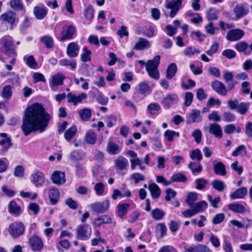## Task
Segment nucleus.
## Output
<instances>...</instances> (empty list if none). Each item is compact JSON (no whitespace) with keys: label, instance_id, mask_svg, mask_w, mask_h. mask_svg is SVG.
<instances>
[{"label":"nucleus","instance_id":"obj_1","mask_svg":"<svg viewBox=\"0 0 252 252\" xmlns=\"http://www.w3.org/2000/svg\"><path fill=\"white\" fill-rule=\"evenodd\" d=\"M51 119V116L41 104L33 103L26 108L23 117L21 129L24 135L27 136L32 133L44 132Z\"/></svg>","mask_w":252,"mask_h":252},{"label":"nucleus","instance_id":"obj_2","mask_svg":"<svg viewBox=\"0 0 252 252\" xmlns=\"http://www.w3.org/2000/svg\"><path fill=\"white\" fill-rule=\"evenodd\" d=\"M0 44L1 52L7 57L11 58L9 62L10 64L5 65V68L8 71H10L13 68L12 65L16 63V57L17 56L14 43L10 38L3 36L0 40Z\"/></svg>","mask_w":252,"mask_h":252},{"label":"nucleus","instance_id":"obj_3","mask_svg":"<svg viewBox=\"0 0 252 252\" xmlns=\"http://www.w3.org/2000/svg\"><path fill=\"white\" fill-rule=\"evenodd\" d=\"M160 56L157 55L152 60H148L146 64V70L151 78L158 80L159 78L158 66L160 63Z\"/></svg>","mask_w":252,"mask_h":252},{"label":"nucleus","instance_id":"obj_4","mask_svg":"<svg viewBox=\"0 0 252 252\" xmlns=\"http://www.w3.org/2000/svg\"><path fill=\"white\" fill-rule=\"evenodd\" d=\"M25 230V225L21 221H15L10 224L9 225V233L14 239L19 238L23 235Z\"/></svg>","mask_w":252,"mask_h":252},{"label":"nucleus","instance_id":"obj_5","mask_svg":"<svg viewBox=\"0 0 252 252\" xmlns=\"http://www.w3.org/2000/svg\"><path fill=\"white\" fill-rule=\"evenodd\" d=\"M76 28L73 25L63 26L61 32L60 40L64 41L74 38L76 35Z\"/></svg>","mask_w":252,"mask_h":252},{"label":"nucleus","instance_id":"obj_6","mask_svg":"<svg viewBox=\"0 0 252 252\" xmlns=\"http://www.w3.org/2000/svg\"><path fill=\"white\" fill-rule=\"evenodd\" d=\"M0 19L2 23L9 25L10 29L16 26L19 22V18L16 17V13L10 10L2 14Z\"/></svg>","mask_w":252,"mask_h":252},{"label":"nucleus","instance_id":"obj_7","mask_svg":"<svg viewBox=\"0 0 252 252\" xmlns=\"http://www.w3.org/2000/svg\"><path fill=\"white\" fill-rule=\"evenodd\" d=\"M28 245L32 251L34 252H40L44 246L42 239L36 234H34L29 238Z\"/></svg>","mask_w":252,"mask_h":252},{"label":"nucleus","instance_id":"obj_8","mask_svg":"<svg viewBox=\"0 0 252 252\" xmlns=\"http://www.w3.org/2000/svg\"><path fill=\"white\" fill-rule=\"evenodd\" d=\"M92 233L91 226L87 223H83L77 227V238L81 240H87L89 239Z\"/></svg>","mask_w":252,"mask_h":252},{"label":"nucleus","instance_id":"obj_9","mask_svg":"<svg viewBox=\"0 0 252 252\" xmlns=\"http://www.w3.org/2000/svg\"><path fill=\"white\" fill-rule=\"evenodd\" d=\"M183 0H171L166 4V8L171 9L168 15L169 17L173 18L177 15V13L182 7Z\"/></svg>","mask_w":252,"mask_h":252},{"label":"nucleus","instance_id":"obj_10","mask_svg":"<svg viewBox=\"0 0 252 252\" xmlns=\"http://www.w3.org/2000/svg\"><path fill=\"white\" fill-rule=\"evenodd\" d=\"M179 100V97L175 93L169 94L162 99L161 104L165 109H169L170 107L177 103Z\"/></svg>","mask_w":252,"mask_h":252},{"label":"nucleus","instance_id":"obj_11","mask_svg":"<svg viewBox=\"0 0 252 252\" xmlns=\"http://www.w3.org/2000/svg\"><path fill=\"white\" fill-rule=\"evenodd\" d=\"M244 35V32L240 29H232L229 31L226 34V38L230 41H238Z\"/></svg>","mask_w":252,"mask_h":252},{"label":"nucleus","instance_id":"obj_12","mask_svg":"<svg viewBox=\"0 0 252 252\" xmlns=\"http://www.w3.org/2000/svg\"><path fill=\"white\" fill-rule=\"evenodd\" d=\"M110 207V201L105 199L101 202H95L92 205V208L97 213H102L108 210Z\"/></svg>","mask_w":252,"mask_h":252},{"label":"nucleus","instance_id":"obj_13","mask_svg":"<svg viewBox=\"0 0 252 252\" xmlns=\"http://www.w3.org/2000/svg\"><path fill=\"white\" fill-rule=\"evenodd\" d=\"M48 196L50 204L51 205H56L59 201L60 198V192L59 189L55 187H52L49 189Z\"/></svg>","mask_w":252,"mask_h":252},{"label":"nucleus","instance_id":"obj_14","mask_svg":"<svg viewBox=\"0 0 252 252\" xmlns=\"http://www.w3.org/2000/svg\"><path fill=\"white\" fill-rule=\"evenodd\" d=\"M32 182L37 188L41 187L45 183V178L43 173L37 171L32 175Z\"/></svg>","mask_w":252,"mask_h":252},{"label":"nucleus","instance_id":"obj_15","mask_svg":"<svg viewBox=\"0 0 252 252\" xmlns=\"http://www.w3.org/2000/svg\"><path fill=\"white\" fill-rule=\"evenodd\" d=\"M211 85L213 89L218 94L222 96L227 94V90L221 82L216 80L212 82Z\"/></svg>","mask_w":252,"mask_h":252},{"label":"nucleus","instance_id":"obj_16","mask_svg":"<svg viewBox=\"0 0 252 252\" xmlns=\"http://www.w3.org/2000/svg\"><path fill=\"white\" fill-rule=\"evenodd\" d=\"M80 48L77 42H72L67 47L66 53L68 57L75 58L78 56Z\"/></svg>","mask_w":252,"mask_h":252},{"label":"nucleus","instance_id":"obj_17","mask_svg":"<svg viewBox=\"0 0 252 252\" xmlns=\"http://www.w3.org/2000/svg\"><path fill=\"white\" fill-rule=\"evenodd\" d=\"M48 13L47 8L44 5L36 6L33 8V14L36 19H43Z\"/></svg>","mask_w":252,"mask_h":252},{"label":"nucleus","instance_id":"obj_18","mask_svg":"<svg viewBox=\"0 0 252 252\" xmlns=\"http://www.w3.org/2000/svg\"><path fill=\"white\" fill-rule=\"evenodd\" d=\"M130 206V205L129 203H119L117 206V209L116 212L117 216L120 219H123L127 213Z\"/></svg>","mask_w":252,"mask_h":252},{"label":"nucleus","instance_id":"obj_19","mask_svg":"<svg viewBox=\"0 0 252 252\" xmlns=\"http://www.w3.org/2000/svg\"><path fill=\"white\" fill-rule=\"evenodd\" d=\"M8 211L10 214H14L16 217L19 216L22 213L21 207L14 200L9 202Z\"/></svg>","mask_w":252,"mask_h":252},{"label":"nucleus","instance_id":"obj_20","mask_svg":"<svg viewBox=\"0 0 252 252\" xmlns=\"http://www.w3.org/2000/svg\"><path fill=\"white\" fill-rule=\"evenodd\" d=\"M187 120L189 124L201 122L202 116L200 115V110L197 109L192 110V112L187 116Z\"/></svg>","mask_w":252,"mask_h":252},{"label":"nucleus","instance_id":"obj_21","mask_svg":"<svg viewBox=\"0 0 252 252\" xmlns=\"http://www.w3.org/2000/svg\"><path fill=\"white\" fill-rule=\"evenodd\" d=\"M112 220L108 215H101L95 218L94 223L95 226L100 227L103 224H110L112 223Z\"/></svg>","mask_w":252,"mask_h":252},{"label":"nucleus","instance_id":"obj_22","mask_svg":"<svg viewBox=\"0 0 252 252\" xmlns=\"http://www.w3.org/2000/svg\"><path fill=\"white\" fill-rule=\"evenodd\" d=\"M209 132L218 138H221L222 136V130L220 126L217 123L210 124Z\"/></svg>","mask_w":252,"mask_h":252},{"label":"nucleus","instance_id":"obj_23","mask_svg":"<svg viewBox=\"0 0 252 252\" xmlns=\"http://www.w3.org/2000/svg\"><path fill=\"white\" fill-rule=\"evenodd\" d=\"M213 169L215 173L217 175L225 176L226 175L225 165L220 161H218L214 164Z\"/></svg>","mask_w":252,"mask_h":252},{"label":"nucleus","instance_id":"obj_24","mask_svg":"<svg viewBox=\"0 0 252 252\" xmlns=\"http://www.w3.org/2000/svg\"><path fill=\"white\" fill-rule=\"evenodd\" d=\"M248 189L246 187L239 188L233 192L231 193L230 197L232 199L243 198L247 194Z\"/></svg>","mask_w":252,"mask_h":252},{"label":"nucleus","instance_id":"obj_25","mask_svg":"<svg viewBox=\"0 0 252 252\" xmlns=\"http://www.w3.org/2000/svg\"><path fill=\"white\" fill-rule=\"evenodd\" d=\"M248 46V44L246 41H241L236 43L234 47L238 52H243L246 56H249L251 54V52L246 51Z\"/></svg>","mask_w":252,"mask_h":252},{"label":"nucleus","instance_id":"obj_26","mask_svg":"<svg viewBox=\"0 0 252 252\" xmlns=\"http://www.w3.org/2000/svg\"><path fill=\"white\" fill-rule=\"evenodd\" d=\"M64 177V174L59 171H55L52 175V180L53 183L61 185L65 182V179L62 180Z\"/></svg>","mask_w":252,"mask_h":252},{"label":"nucleus","instance_id":"obj_27","mask_svg":"<svg viewBox=\"0 0 252 252\" xmlns=\"http://www.w3.org/2000/svg\"><path fill=\"white\" fill-rule=\"evenodd\" d=\"M177 70V66L175 63H170L166 69V78L169 80L172 79L176 75Z\"/></svg>","mask_w":252,"mask_h":252},{"label":"nucleus","instance_id":"obj_28","mask_svg":"<svg viewBox=\"0 0 252 252\" xmlns=\"http://www.w3.org/2000/svg\"><path fill=\"white\" fill-rule=\"evenodd\" d=\"M149 189L153 198L157 199L159 197L161 193V190L156 184L153 183L149 184Z\"/></svg>","mask_w":252,"mask_h":252},{"label":"nucleus","instance_id":"obj_29","mask_svg":"<svg viewBox=\"0 0 252 252\" xmlns=\"http://www.w3.org/2000/svg\"><path fill=\"white\" fill-rule=\"evenodd\" d=\"M228 209L233 212L239 214H243L245 212V207L238 203H231L228 205Z\"/></svg>","mask_w":252,"mask_h":252},{"label":"nucleus","instance_id":"obj_30","mask_svg":"<svg viewBox=\"0 0 252 252\" xmlns=\"http://www.w3.org/2000/svg\"><path fill=\"white\" fill-rule=\"evenodd\" d=\"M78 114L83 122H87L90 120L92 111L90 109L85 108L79 110Z\"/></svg>","mask_w":252,"mask_h":252},{"label":"nucleus","instance_id":"obj_31","mask_svg":"<svg viewBox=\"0 0 252 252\" xmlns=\"http://www.w3.org/2000/svg\"><path fill=\"white\" fill-rule=\"evenodd\" d=\"M77 128L75 125H72L67 129L64 133V137L67 142H70L77 132Z\"/></svg>","mask_w":252,"mask_h":252},{"label":"nucleus","instance_id":"obj_32","mask_svg":"<svg viewBox=\"0 0 252 252\" xmlns=\"http://www.w3.org/2000/svg\"><path fill=\"white\" fill-rule=\"evenodd\" d=\"M121 151L119 146L116 143L109 141L107 146V151L110 155L118 154Z\"/></svg>","mask_w":252,"mask_h":252},{"label":"nucleus","instance_id":"obj_33","mask_svg":"<svg viewBox=\"0 0 252 252\" xmlns=\"http://www.w3.org/2000/svg\"><path fill=\"white\" fill-rule=\"evenodd\" d=\"M234 12L236 17L240 19L249 13V10L246 9L243 5H237L234 8Z\"/></svg>","mask_w":252,"mask_h":252},{"label":"nucleus","instance_id":"obj_34","mask_svg":"<svg viewBox=\"0 0 252 252\" xmlns=\"http://www.w3.org/2000/svg\"><path fill=\"white\" fill-rule=\"evenodd\" d=\"M85 139L87 144L94 145L96 142V135L93 130H89L86 132Z\"/></svg>","mask_w":252,"mask_h":252},{"label":"nucleus","instance_id":"obj_35","mask_svg":"<svg viewBox=\"0 0 252 252\" xmlns=\"http://www.w3.org/2000/svg\"><path fill=\"white\" fill-rule=\"evenodd\" d=\"M149 46L150 44L147 40L143 38H140L139 40L134 45L133 49L136 50H142Z\"/></svg>","mask_w":252,"mask_h":252},{"label":"nucleus","instance_id":"obj_36","mask_svg":"<svg viewBox=\"0 0 252 252\" xmlns=\"http://www.w3.org/2000/svg\"><path fill=\"white\" fill-rule=\"evenodd\" d=\"M40 41L47 49H51L54 47V42L53 38L50 35H45L41 37L40 38Z\"/></svg>","mask_w":252,"mask_h":252},{"label":"nucleus","instance_id":"obj_37","mask_svg":"<svg viewBox=\"0 0 252 252\" xmlns=\"http://www.w3.org/2000/svg\"><path fill=\"white\" fill-rule=\"evenodd\" d=\"M94 10L92 5H89L84 11L85 19L91 23L94 17Z\"/></svg>","mask_w":252,"mask_h":252},{"label":"nucleus","instance_id":"obj_38","mask_svg":"<svg viewBox=\"0 0 252 252\" xmlns=\"http://www.w3.org/2000/svg\"><path fill=\"white\" fill-rule=\"evenodd\" d=\"M161 109L160 105L156 103H151L147 107V111L151 115H158V112Z\"/></svg>","mask_w":252,"mask_h":252},{"label":"nucleus","instance_id":"obj_39","mask_svg":"<svg viewBox=\"0 0 252 252\" xmlns=\"http://www.w3.org/2000/svg\"><path fill=\"white\" fill-rule=\"evenodd\" d=\"M10 4L11 7L17 11H23V13L26 12V9L21 2V0H10Z\"/></svg>","mask_w":252,"mask_h":252},{"label":"nucleus","instance_id":"obj_40","mask_svg":"<svg viewBox=\"0 0 252 252\" xmlns=\"http://www.w3.org/2000/svg\"><path fill=\"white\" fill-rule=\"evenodd\" d=\"M127 165V160L123 157H121L116 160V168L120 170L126 169Z\"/></svg>","mask_w":252,"mask_h":252},{"label":"nucleus","instance_id":"obj_41","mask_svg":"<svg viewBox=\"0 0 252 252\" xmlns=\"http://www.w3.org/2000/svg\"><path fill=\"white\" fill-rule=\"evenodd\" d=\"M65 77L62 74L55 75L52 77V84L54 86H62L63 84Z\"/></svg>","mask_w":252,"mask_h":252},{"label":"nucleus","instance_id":"obj_42","mask_svg":"<svg viewBox=\"0 0 252 252\" xmlns=\"http://www.w3.org/2000/svg\"><path fill=\"white\" fill-rule=\"evenodd\" d=\"M171 180L172 182L185 183L188 181V178L183 173H178L174 174L171 177Z\"/></svg>","mask_w":252,"mask_h":252},{"label":"nucleus","instance_id":"obj_43","mask_svg":"<svg viewBox=\"0 0 252 252\" xmlns=\"http://www.w3.org/2000/svg\"><path fill=\"white\" fill-rule=\"evenodd\" d=\"M60 64L62 66H69L70 69L74 70L76 68L77 63L75 61H70L67 59H63L60 61Z\"/></svg>","mask_w":252,"mask_h":252},{"label":"nucleus","instance_id":"obj_44","mask_svg":"<svg viewBox=\"0 0 252 252\" xmlns=\"http://www.w3.org/2000/svg\"><path fill=\"white\" fill-rule=\"evenodd\" d=\"M151 214L152 218L155 220H160L165 215L164 211L158 208H156L153 210Z\"/></svg>","mask_w":252,"mask_h":252},{"label":"nucleus","instance_id":"obj_45","mask_svg":"<svg viewBox=\"0 0 252 252\" xmlns=\"http://www.w3.org/2000/svg\"><path fill=\"white\" fill-rule=\"evenodd\" d=\"M208 204L205 201H201L194 205V208L197 213L202 212L207 208Z\"/></svg>","mask_w":252,"mask_h":252},{"label":"nucleus","instance_id":"obj_46","mask_svg":"<svg viewBox=\"0 0 252 252\" xmlns=\"http://www.w3.org/2000/svg\"><path fill=\"white\" fill-rule=\"evenodd\" d=\"M83 50L84 51V52L81 54V61L84 63L90 61L91 60V51L89 50L86 47H84Z\"/></svg>","mask_w":252,"mask_h":252},{"label":"nucleus","instance_id":"obj_47","mask_svg":"<svg viewBox=\"0 0 252 252\" xmlns=\"http://www.w3.org/2000/svg\"><path fill=\"white\" fill-rule=\"evenodd\" d=\"M212 185L214 189L219 191H222L224 189V183L218 179L214 180L212 183Z\"/></svg>","mask_w":252,"mask_h":252},{"label":"nucleus","instance_id":"obj_48","mask_svg":"<svg viewBox=\"0 0 252 252\" xmlns=\"http://www.w3.org/2000/svg\"><path fill=\"white\" fill-rule=\"evenodd\" d=\"M26 64L32 69H35L38 68V63L32 55L29 56L27 58Z\"/></svg>","mask_w":252,"mask_h":252},{"label":"nucleus","instance_id":"obj_49","mask_svg":"<svg viewBox=\"0 0 252 252\" xmlns=\"http://www.w3.org/2000/svg\"><path fill=\"white\" fill-rule=\"evenodd\" d=\"M149 86L145 81L140 82L138 85V92L141 94L145 95L146 94L149 92Z\"/></svg>","mask_w":252,"mask_h":252},{"label":"nucleus","instance_id":"obj_50","mask_svg":"<svg viewBox=\"0 0 252 252\" xmlns=\"http://www.w3.org/2000/svg\"><path fill=\"white\" fill-rule=\"evenodd\" d=\"M12 95V87L10 85H7L3 87L2 91V96L3 98L9 99Z\"/></svg>","mask_w":252,"mask_h":252},{"label":"nucleus","instance_id":"obj_51","mask_svg":"<svg viewBox=\"0 0 252 252\" xmlns=\"http://www.w3.org/2000/svg\"><path fill=\"white\" fill-rule=\"evenodd\" d=\"M197 199V194L196 192H189L187 195L186 201L188 205L191 206Z\"/></svg>","mask_w":252,"mask_h":252},{"label":"nucleus","instance_id":"obj_52","mask_svg":"<svg viewBox=\"0 0 252 252\" xmlns=\"http://www.w3.org/2000/svg\"><path fill=\"white\" fill-rule=\"evenodd\" d=\"M249 107V103L244 102H241L239 105L238 104L237 111L240 114H245L248 111Z\"/></svg>","mask_w":252,"mask_h":252},{"label":"nucleus","instance_id":"obj_53","mask_svg":"<svg viewBox=\"0 0 252 252\" xmlns=\"http://www.w3.org/2000/svg\"><path fill=\"white\" fill-rule=\"evenodd\" d=\"M31 25L30 19L26 16L19 27L20 31L21 32L26 31L31 26Z\"/></svg>","mask_w":252,"mask_h":252},{"label":"nucleus","instance_id":"obj_54","mask_svg":"<svg viewBox=\"0 0 252 252\" xmlns=\"http://www.w3.org/2000/svg\"><path fill=\"white\" fill-rule=\"evenodd\" d=\"M96 101L100 104L105 105L107 104L108 101V99L107 97H105L103 93L98 91V94L96 96Z\"/></svg>","mask_w":252,"mask_h":252},{"label":"nucleus","instance_id":"obj_55","mask_svg":"<svg viewBox=\"0 0 252 252\" xmlns=\"http://www.w3.org/2000/svg\"><path fill=\"white\" fill-rule=\"evenodd\" d=\"M190 158L192 160L196 159L197 161H200L202 159V155L200 150L196 149L192 151L190 155Z\"/></svg>","mask_w":252,"mask_h":252},{"label":"nucleus","instance_id":"obj_56","mask_svg":"<svg viewBox=\"0 0 252 252\" xmlns=\"http://www.w3.org/2000/svg\"><path fill=\"white\" fill-rule=\"evenodd\" d=\"M196 184V189L199 190H202L205 188L208 184V181L204 178H198L195 180Z\"/></svg>","mask_w":252,"mask_h":252},{"label":"nucleus","instance_id":"obj_57","mask_svg":"<svg viewBox=\"0 0 252 252\" xmlns=\"http://www.w3.org/2000/svg\"><path fill=\"white\" fill-rule=\"evenodd\" d=\"M25 169L23 166L17 165L16 166L14 170V175L15 177L22 178L24 175Z\"/></svg>","mask_w":252,"mask_h":252},{"label":"nucleus","instance_id":"obj_58","mask_svg":"<svg viewBox=\"0 0 252 252\" xmlns=\"http://www.w3.org/2000/svg\"><path fill=\"white\" fill-rule=\"evenodd\" d=\"M193 98V94L191 92H187L185 95L184 104L186 106L189 107L192 103Z\"/></svg>","mask_w":252,"mask_h":252},{"label":"nucleus","instance_id":"obj_59","mask_svg":"<svg viewBox=\"0 0 252 252\" xmlns=\"http://www.w3.org/2000/svg\"><path fill=\"white\" fill-rule=\"evenodd\" d=\"M225 219V215L223 213L216 214L212 219V223L214 224H218L222 222Z\"/></svg>","mask_w":252,"mask_h":252},{"label":"nucleus","instance_id":"obj_60","mask_svg":"<svg viewBox=\"0 0 252 252\" xmlns=\"http://www.w3.org/2000/svg\"><path fill=\"white\" fill-rule=\"evenodd\" d=\"M219 43L217 42H214L210 47V49L206 52V54L210 56H212L214 54L216 53L219 49Z\"/></svg>","mask_w":252,"mask_h":252},{"label":"nucleus","instance_id":"obj_61","mask_svg":"<svg viewBox=\"0 0 252 252\" xmlns=\"http://www.w3.org/2000/svg\"><path fill=\"white\" fill-rule=\"evenodd\" d=\"M65 203L70 209L76 210L78 208L77 202L71 197L67 198L65 200Z\"/></svg>","mask_w":252,"mask_h":252},{"label":"nucleus","instance_id":"obj_62","mask_svg":"<svg viewBox=\"0 0 252 252\" xmlns=\"http://www.w3.org/2000/svg\"><path fill=\"white\" fill-rule=\"evenodd\" d=\"M33 82L34 83H36L39 82H45L46 79L44 75L39 72L34 73L32 76Z\"/></svg>","mask_w":252,"mask_h":252},{"label":"nucleus","instance_id":"obj_63","mask_svg":"<svg viewBox=\"0 0 252 252\" xmlns=\"http://www.w3.org/2000/svg\"><path fill=\"white\" fill-rule=\"evenodd\" d=\"M218 18V16L216 10L214 8H210L207 14V19L209 21L216 20Z\"/></svg>","mask_w":252,"mask_h":252},{"label":"nucleus","instance_id":"obj_64","mask_svg":"<svg viewBox=\"0 0 252 252\" xmlns=\"http://www.w3.org/2000/svg\"><path fill=\"white\" fill-rule=\"evenodd\" d=\"M222 55L228 59H231L236 57V53L234 50L229 49L223 51Z\"/></svg>","mask_w":252,"mask_h":252}]
</instances>
